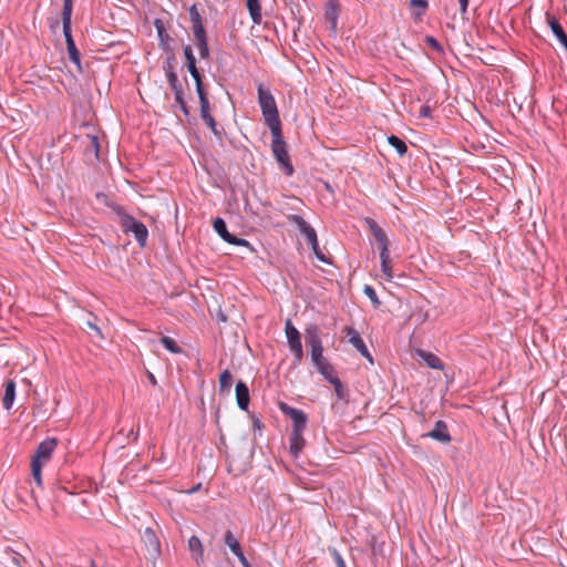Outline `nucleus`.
<instances>
[{
  "label": "nucleus",
  "mask_w": 567,
  "mask_h": 567,
  "mask_svg": "<svg viewBox=\"0 0 567 567\" xmlns=\"http://www.w3.org/2000/svg\"><path fill=\"white\" fill-rule=\"evenodd\" d=\"M339 17L338 0H328L324 8V19L330 23L331 30L336 31Z\"/></svg>",
  "instance_id": "nucleus-18"
},
{
  "label": "nucleus",
  "mask_w": 567,
  "mask_h": 567,
  "mask_svg": "<svg viewBox=\"0 0 567 567\" xmlns=\"http://www.w3.org/2000/svg\"><path fill=\"white\" fill-rule=\"evenodd\" d=\"M200 485H202L200 483H199V484H197L196 486H194L193 488H190V489L188 491V493H189V494H194V493H196V492L200 488Z\"/></svg>",
  "instance_id": "nucleus-59"
},
{
  "label": "nucleus",
  "mask_w": 567,
  "mask_h": 567,
  "mask_svg": "<svg viewBox=\"0 0 567 567\" xmlns=\"http://www.w3.org/2000/svg\"><path fill=\"white\" fill-rule=\"evenodd\" d=\"M87 326L91 329H93L100 337H102L101 330H100V328L96 324L92 323L91 321H87Z\"/></svg>",
  "instance_id": "nucleus-57"
},
{
  "label": "nucleus",
  "mask_w": 567,
  "mask_h": 567,
  "mask_svg": "<svg viewBox=\"0 0 567 567\" xmlns=\"http://www.w3.org/2000/svg\"><path fill=\"white\" fill-rule=\"evenodd\" d=\"M196 93L198 95V99L207 97L208 91L206 89V85L204 84V81L196 82L195 83Z\"/></svg>",
  "instance_id": "nucleus-43"
},
{
  "label": "nucleus",
  "mask_w": 567,
  "mask_h": 567,
  "mask_svg": "<svg viewBox=\"0 0 567 567\" xmlns=\"http://www.w3.org/2000/svg\"><path fill=\"white\" fill-rule=\"evenodd\" d=\"M257 100L265 124L269 128L281 127V121L275 96L262 83L257 84Z\"/></svg>",
  "instance_id": "nucleus-2"
},
{
  "label": "nucleus",
  "mask_w": 567,
  "mask_h": 567,
  "mask_svg": "<svg viewBox=\"0 0 567 567\" xmlns=\"http://www.w3.org/2000/svg\"><path fill=\"white\" fill-rule=\"evenodd\" d=\"M417 354L426 363V365L429 368L435 369V370H443L444 369V363L434 353L429 352V351H424V350H419Z\"/></svg>",
  "instance_id": "nucleus-20"
},
{
  "label": "nucleus",
  "mask_w": 567,
  "mask_h": 567,
  "mask_svg": "<svg viewBox=\"0 0 567 567\" xmlns=\"http://www.w3.org/2000/svg\"><path fill=\"white\" fill-rule=\"evenodd\" d=\"M163 52L165 53V58L162 63V69L164 71V73L165 74L175 73L176 65H177L175 50L173 49L171 51H163Z\"/></svg>",
  "instance_id": "nucleus-24"
},
{
  "label": "nucleus",
  "mask_w": 567,
  "mask_h": 567,
  "mask_svg": "<svg viewBox=\"0 0 567 567\" xmlns=\"http://www.w3.org/2000/svg\"><path fill=\"white\" fill-rule=\"evenodd\" d=\"M328 550L337 567H347L344 559L336 547H329Z\"/></svg>",
  "instance_id": "nucleus-42"
},
{
  "label": "nucleus",
  "mask_w": 567,
  "mask_h": 567,
  "mask_svg": "<svg viewBox=\"0 0 567 567\" xmlns=\"http://www.w3.org/2000/svg\"><path fill=\"white\" fill-rule=\"evenodd\" d=\"M312 250V252L315 254L316 258L318 260H320L321 262H324V264H331L330 259L328 257H326V255L321 251L320 247H319V243H318V238H316V241L315 244H308Z\"/></svg>",
  "instance_id": "nucleus-37"
},
{
  "label": "nucleus",
  "mask_w": 567,
  "mask_h": 567,
  "mask_svg": "<svg viewBox=\"0 0 567 567\" xmlns=\"http://www.w3.org/2000/svg\"><path fill=\"white\" fill-rule=\"evenodd\" d=\"M287 219L290 224L297 226L300 234H303L308 228L311 227L310 224H308L305 218L298 214H290L287 216Z\"/></svg>",
  "instance_id": "nucleus-30"
},
{
  "label": "nucleus",
  "mask_w": 567,
  "mask_h": 567,
  "mask_svg": "<svg viewBox=\"0 0 567 567\" xmlns=\"http://www.w3.org/2000/svg\"><path fill=\"white\" fill-rule=\"evenodd\" d=\"M224 543L226 546L229 547L230 551L238 558L241 555H244V551L241 549V546L238 542V539L235 537L231 530H226L224 535Z\"/></svg>",
  "instance_id": "nucleus-22"
},
{
  "label": "nucleus",
  "mask_w": 567,
  "mask_h": 567,
  "mask_svg": "<svg viewBox=\"0 0 567 567\" xmlns=\"http://www.w3.org/2000/svg\"><path fill=\"white\" fill-rule=\"evenodd\" d=\"M190 30L193 32L195 41L206 40L207 33L204 27L203 17L196 4H192L189 8Z\"/></svg>",
  "instance_id": "nucleus-12"
},
{
  "label": "nucleus",
  "mask_w": 567,
  "mask_h": 567,
  "mask_svg": "<svg viewBox=\"0 0 567 567\" xmlns=\"http://www.w3.org/2000/svg\"><path fill=\"white\" fill-rule=\"evenodd\" d=\"M326 188L331 190V187H330V185L328 183H326Z\"/></svg>",
  "instance_id": "nucleus-62"
},
{
  "label": "nucleus",
  "mask_w": 567,
  "mask_h": 567,
  "mask_svg": "<svg viewBox=\"0 0 567 567\" xmlns=\"http://www.w3.org/2000/svg\"><path fill=\"white\" fill-rule=\"evenodd\" d=\"M154 27L156 29V33H157V39H158V48L162 50V51H171L173 50V38L168 34V32L166 31V27H165V23L162 19L159 18H156L154 20Z\"/></svg>",
  "instance_id": "nucleus-14"
},
{
  "label": "nucleus",
  "mask_w": 567,
  "mask_h": 567,
  "mask_svg": "<svg viewBox=\"0 0 567 567\" xmlns=\"http://www.w3.org/2000/svg\"><path fill=\"white\" fill-rule=\"evenodd\" d=\"M116 215L120 217V225L125 234H133L135 240L141 248H144L148 238L146 226L132 215L127 214L124 208H117Z\"/></svg>",
  "instance_id": "nucleus-5"
},
{
  "label": "nucleus",
  "mask_w": 567,
  "mask_h": 567,
  "mask_svg": "<svg viewBox=\"0 0 567 567\" xmlns=\"http://www.w3.org/2000/svg\"><path fill=\"white\" fill-rule=\"evenodd\" d=\"M235 393L238 408L243 411H248V406L250 403V393L248 385L244 381L238 380L236 382Z\"/></svg>",
  "instance_id": "nucleus-15"
},
{
  "label": "nucleus",
  "mask_w": 567,
  "mask_h": 567,
  "mask_svg": "<svg viewBox=\"0 0 567 567\" xmlns=\"http://www.w3.org/2000/svg\"><path fill=\"white\" fill-rule=\"evenodd\" d=\"M246 6L249 11L250 18L254 23L259 24L261 22V6L259 0H246Z\"/></svg>",
  "instance_id": "nucleus-26"
},
{
  "label": "nucleus",
  "mask_w": 567,
  "mask_h": 567,
  "mask_svg": "<svg viewBox=\"0 0 567 567\" xmlns=\"http://www.w3.org/2000/svg\"><path fill=\"white\" fill-rule=\"evenodd\" d=\"M205 124L210 128V131L213 132V134L221 140V136L223 134L225 133L224 128H218V125H217V122L215 121V118L212 116H209L208 118L204 120Z\"/></svg>",
  "instance_id": "nucleus-34"
},
{
  "label": "nucleus",
  "mask_w": 567,
  "mask_h": 567,
  "mask_svg": "<svg viewBox=\"0 0 567 567\" xmlns=\"http://www.w3.org/2000/svg\"><path fill=\"white\" fill-rule=\"evenodd\" d=\"M271 133V151L272 154L278 162V164L281 166L285 175L292 176L295 173V168L291 164L290 156L287 148V143L282 135V126L281 127H274L269 128Z\"/></svg>",
  "instance_id": "nucleus-4"
},
{
  "label": "nucleus",
  "mask_w": 567,
  "mask_h": 567,
  "mask_svg": "<svg viewBox=\"0 0 567 567\" xmlns=\"http://www.w3.org/2000/svg\"><path fill=\"white\" fill-rule=\"evenodd\" d=\"M188 549L192 554L193 559L198 566L204 564V547L202 540L197 536H192L188 539Z\"/></svg>",
  "instance_id": "nucleus-16"
},
{
  "label": "nucleus",
  "mask_w": 567,
  "mask_h": 567,
  "mask_svg": "<svg viewBox=\"0 0 567 567\" xmlns=\"http://www.w3.org/2000/svg\"><path fill=\"white\" fill-rule=\"evenodd\" d=\"M58 446V440L54 437H48L40 442L35 449L34 455L32 456L31 463L44 465L48 463L55 447Z\"/></svg>",
  "instance_id": "nucleus-10"
},
{
  "label": "nucleus",
  "mask_w": 567,
  "mask_h": 567,
  "mask_svg": "<svg viewBox=\"0 0 567 567\" xmlns=\"http://www.w3.org/2000/svg\"><path fill=\"white\" fill-rule=\"evenodd\" d=\"M95 154V157L99 158V152H100V143L97 136L93 135L90 136V146H89Z\"/></svg>",
  "instance_id": "nucleus-46"
},
{
  "label": "nucleus",
  "mask_w": 567,
  "mask_h": 567,
  "mask_svg": "<svg viewBox=\"0 0 567 567\" xmlns=\"http://www.w3.org/2000/svg\"><path fill=\"white\" fill-rule=\"evenodd\" d=\"M424 42L426 45H429L432 50L443 53V47L442 44L432 35H425Z\"/></svg>",
  "instance_id": "nucleus-40"
},
{
  "label": "nucleus",
  "mask_w": 567,
  "mask_h": 567,
  "mask_svg": "<svg viewBox=\"0 0 567 567\" xmlns=\"http://www.w3.org/2000/svg\"><path fill=\"white\" fill-rule=\"evenodd\" d=\"M363 223L369 231L373 235L374 240L380 250V255L389 254L390 241L385 231L378 225V223L371 217H364Z\"/></svg>",
  "instance_id": "nucleus-9"
},
{
  "label": "nucleus",
  "mask_w": 567,
  "mask_h": 567,
  "mask_svg": "<svg viewBox=\"0 0 567 567\" xmlns=\"http://www.w3.org/2000/svg\"><path fill=\"white\" fill-rule=\"evenodd\" d=\"M306 344L310 347L311 361L317 371L330 383V380L338 378L333 365L323 357V346L320 338V329L317 324H309L305 329Z\"/></svg>",
  "instance_id": "nucleus-1"
},
{
  "label": "nucleus",
  "mask_w": 567,
  "mask_h": 567,
  "mask_svg": "<svg viewBox=\"0 0 567 567\" xmlns=\"http://www.w3.org/2000/svg\"><path fill=\"white\" fill-rule=\"evenodd\" d=\"M190 76L193 78L194 82H202L204 80V75L202 74L200 71H198L197 73H192Z\"/></svg>",
  "instance_id": "nucleus-53"
},
{
  "label": "nucleus",
  "mask_w": 567,
  "mask_h": 567,
  "mask_svg": "<svg viewBox=\"0 0 567 567\" xmlns=\"http://www.w3.org/2000/svg\"><path fill=\"white\" fill-rule=\"evenodd\" d=\"M185 66H186L187 71L189 72V74L197 73L199 71V69L197 68V61L194 62L193 64L192 63L186 64Z\"/></svg>",
  "instance_id": "nucleus-49"
},
{
  "label": "nucleus",
  "mask_w": 567,
  "mask_h": 567,
  "mask_svg": "<svg viewBox=\"0 0 567 567\" xmlns=\"http://www.w3.org/2000/svg\"><path fill=\"white\" fill-rule=\"evenodd\" d=\"M138 434H140L138 429L137 430L132 429L128 434V437H132V441H137Z\"/></svg>",
  "instance_id": "nucleus-56"
},
{
  "label": "nucleus",
  "mask_w": 567,
  "mask_h": 567,
  "mask_svg": "<svg viewBox=\"0 0 567 567\" xmlns=\"http://www.w3.org/2000/svg\"><path fill=\"white\" fill-rule=\"evenodd\" d=\"M302 235L305 236L307 244H315L316 238H318L317 233L312 226L308 228Z\"/></svg>",
  "instance_id": "nucleus-45"
},
{
  "label": "nucleus",
  "mask_w": 567,
  "mask_h": 567,
  "mask_svg": "<svg viewBox=\"0 0 567 567\" xmlns=\"http://www.w3.org/2000/svg\"><path fill=\"white\" fill-rule=\"evenodd\" d=\"M220 319H221L223 321H226V317H225L224 315H221V316H220Z\"/></svg>",
  "instance_id": "nucleus-63"
},
{
  "label": "nucleus",
  "mask_w": 567,
  "mask_h": 567,
  "mask_svg": "<svg viewBox=\"0 0 567 567\" xmlns=\"http://www.w3.org/2000/svg\"><path fill=\"white\" fill-rule=\"evenodd\" d=\"M42 467H43V465H41V464L31 463V474L39 487H42Z\"/></svg>",
  "instance_id": "nucleus-38"
},
{
  "label": "nucleus",
  "mask_w": 567,
  "mask_h": 567,
  "mask_svg": "<svg viewBox=\"0 0 567 567\" xmlns=\"http://www.w3.org/2000/svg\"><path fill=\"white\" fill-rule=\"evenodd\" d=\"M330 384L333 385L334 393L339 400H347L348 398V390L341 382L339 378L334 380H330Z\"/></svg>",
  "instance_id": "nucleus-32"
},
{
  "label": "nucleus",
  "mask_w": 567,
  "mask_h": 567,
  "mask_svg": "<svg viewBox=\"0 0 567 567\" xmlns=\"http://www.w3.org/2000/svg\"><path fill=\"white\" fill-rule=\"evenodd\" d=\"M410 7L414 10L415 20H421L429 9V0H410Z\"/></svg>",
  "instance_id": "nucleus-27"
},
{
  "label": "nucleus",
  "mask_w": 567,
  "mask_h": 567,
  "mask_svg": "<svg viewBox=\"0 0 567 567\" xmlns=\"http://www.w3.org/2000/svg\"><path fill=\"white\" fill-rule=\"evenodd\" d=\"M20 559L21 557L18 554L11 555V564L16 567H21Z\"/></svg>",
  "instance_id": "nucleus-50"
},
{
  "label": "nucleus",
  "mask_w": 567,
  "mask_h": 567,
  "mask_svg": "<svg viewBox=\"0 0 567 567\" xmlns=\"http://www.w3.org/2000/svg\"><path fill=\"white\" fill-rule=\"evenodd\" d=\"M361 355L364 357L365 359H368L371 363H373V358L368 349H367V352L361 353Z\"/></svg>",
  "instance_id": "nucleus-58"
},
{
  "label": "nucleus",
  "mask_w": 567,
  "mask_h": 567,
  "mask_svg": "<svg viewBox=\"0 0 567 567\" xmlns=\"http://www.w3.org/2000/svg\"><path fill=\"white\" fill-rule=\"evenodd\" d=\"M461 13H466L468 7V0H458Z\"/></svg>",
  "instance_id": "nucleus-51"
},
{
  "label": "nucleus",
  "mask_w": 567,
  "mask_h": 567,
  "mask_svg": "<svg viewBox=\"0 0 567 567\" xmlns=\"http://www.w3.org/2000/svg\"><path fill=\"white\" fill-rule=\"evenodd\" d=\"M285 333L289 349L293 354L292 365L298 367L303 359L301 334L299 330L292 324L290 319H287L285 322Z\"/></svg>",
  "instance_id": "nucleus-6"
},
{
  "label": "nucleus",
  "mask_w": 567,
  "mask_h": 567,
  "mask_svg": "<svg viewBox=\"0 0 567 567\" xmlns=\"http://www.w3.org/2000/svg\"><path fill=\"white\" fill-rule=\"evenodd\" d=\"M166 80L174 93V99L176 104L179 106L181 111L185 116H189L190 111L185 100V92L182 85V82L178 79L177 72L165 74Z\"/></svg>",
  "instance_id": "nucleus-8"
},
{
  "label": "nucleus",
  "mask_w": 567,
  "mask_h": 567,
  "mask_svg": "<svg viewBox=\"0 0 567 567\" xmlns=\"http://www.w3.org/2000/svg\"><path fill=\"white\" fill-rule=\"evenodd\" d=\"M388 143L396 151L399 156H404L408 152V145L399 136L392 134L388 136Z\"/></svg>",
  "instance_id": "nucleus-28"
},
{
  "label": "nucleus",
  "mask_w": 567,
  "mask_h": 567,
  "mask_svg": "<svg viewBox=\"0 0 567 567\" xmlns=\"http://www.w3.org/2000/svg\"><path fill=\"white\" fill-rule=\"evenodd\" d=\"M238 560L240 561L243 567H252L245 555H241L240 557H238Z\"/></svg>",
  "instance_id": "nucleus-54"
},
{
  "label": "nucleus",
  "mask_w": 567,
  "mask_h": 567,
  "mask_svg": "<svg viewBox=\"0 0 567 567\" xmlns=\"http://www.w3.org/2000/svg\"><path fill=\"white\" fill-rule=\"evenodd\" d=\"M95 199L99 204H102L106 207H110L115 214H116V209L117 208H124L123 206L114 203L110 197L109 195H106L105 193H102V192H99L95 194Z\"/></svg>",
  "instance_id": "nucleus-31"
},
{
  "label": "nucleus",
  "mask_w": 567,
  "mask_h": 567,
  "mask_svg": "<svg viewBox=\"0 0 567 567\" xmlns=\"http://www.w3.org/2000/svg\"><path fill=\"white\" fill-rule=\"evenodd\" d=\"M228 244L234 245V246L251 248V245L248 240H246L245 238H239L235 235L233 236V238L230 239V241Z\"/></svg>",
  "instance_id": "nucleus-44"
},
{
  "label": "nucleus",
  "mask_w": 567,
  "mask_h": 567,
  "mask_svg": "<svg viewBox=\"0 0 567 567\" xmlns=\"http://www.w3.org/2000/svg\"><path fill=\"white\" fill-rule=\"evenodd\" d=\"M233 385V374L229 370H224L219 374V393L221 395H229Z\"/></svg>",
  "instance_id": "nucleus-23"
},
{
  "label": "nucleus",
  "mask_w": 567,
  "mask_h": 567,
  "mask_svg": "<svg viewBox=\"0 0 567 567\" xmlns=\"http://www.w3.org/2000/svg\"><path fill=\"white\" fill-rule=\"evenodd\" d=\"M381 259V271L385 280L391 281L393 278L390 252L380 255Z\"/></svg>",
  "instance_id": "nucleus-29"
},
{
  "label": "nucleus",
  "mask_w": 567,
  "mask_h": 567,
  "mask_svg": "<svg viewBox=\"0 0 567 567\" xmlns=\"http://www.w3.org/2000/svg\"><path fill=\"white\" fill-rule=\"evenodd\" d=\"M147 379L153 386L157 385V380L155 375L150 371L147 372Z\"/></svg>",
  "instance_id": "nucleus-55"
},
{
  "label": "nucleus",
  "mask_w": 567,
  "mask_h": 567,
  "mask_svg": "<svg viewBox=\"0 0 567 567\" xmlns=\"http://www.w3.org/2000/svg\"><path fill=\"white\" fill-rule=\"evenodd\" d=\"M58 24H59V21H58V20H55V21H54V23H53V24H51V27H52V28H53V27H58Z\"/></svg>",
  "instance_id": "nucleus-61"
},
{
  "label": "nucleus",
  "mask_w": 567,
  "mask_h": 567,
  "mask_svg": "<svg viewBox=\"0 0 567 567\" xmlns=\"http://www.w3.org/2000/svg\"><path fill=\"white\" fill-rule=\"evenodd\" d=\"M73 10V0H63V9H62V30L63 35L65 38L66 49L69 53V59L73 62L78 70L82 72L81 65V54L75 45L74 39L72 37L71 29V17Z\"/></svg>",
  "instance_id": "nucleus-3"
},
{
  "label": "nucleus",
  "mask_w": 567,
  "mask_h": 567,
  "mask_svg": "<svg viewBox=\"0 0 567 567\" xmlns=\"http://www.w3.org/2000/svg\"><path fill=\"white\" fill-rule=\"evenodd\" d=\"M306 444L303 432H291L289 436V452L292 457H299Z\"/></svg>",
  "instance_id": "nucleus-17"
},
{
  "label": "nucleus",
  "mask_w": 567,
  "mask_h": 567,
  "mask_svg": "<svg viewBox=\"0 0 567 567\" xmlns=\"http://www.w3.org/2000/svg\"><path fill=\"white\" fill-rule=\"evenodd\" d=\"M195 42H196V47L198 49L199 58L203 59V60L208 59L209 55H210V50H209V45H208V39L200 40V41H195Z\"/></svg>",
  "instance_id": "nucleus-35"
},
{
  "label": "nucleus",
  "mask_w": 567,
  "mask_h": 567,
  "mask_svg": "<svg viewBox=\"0 0 567 567\" xmlns=\"http://www.w3.org/2000/svg\"><path fill=\"white\" fill-rule=\"evenodd\" d=\"M190 76L193 78L194 82H202L204 80V75L202 74L200 71H198L197 73H192Z\"/></svg>",
  "instance_id": "nucleus-52"
},
{
  "label": "nucleus",
  "mask_w": 567,
  "mask_h": 567,
  "mask_svg": "<svg viewBox=\"0 0 567 567\" xmlns=\"http://www.w3.org/2000/svg\"><path fill=\"white\" fill-rule=\"evenodd\" d=\"M16 382L8 380L4 385V395L2 398V405L6 410H10L16 399Z\"/></svg>",
  "instance_id": "nucleus-21"
},
{
  "label": "nucleus",
  "mask_w": 567,
  "mask_h": 567,
  "mask_svg": "<svg viewBox=\"0 0 567 567\" xmlns=\"http://www.w3.org/2000/svg\"><path fill=\"white\" fill-rule=\"evenodd\" d=\"M279 410L292 421L291 432H305L308 423L307 414L297 408L290 406L286 402L278 403Z\"/></svg>",
  "instance_id": "nucleus-7"
},
{
  "label": "nucleus",
  "mask_w": 567,
  "mask_h": 567,
  "mask_svg": "<svg viewBox=\"0 0 567 567\" xmlns=\"http://www.w3.org/2000/svg\"><path fill=\"white\" fill-rule=\"evenodd\" d=\"M162 344L172 353H181L182 348L176 343V341L169 337H163L161 339Z\"/></svg>",
  "instance_id": "nucleus-33"
},
{
  "label": "nucleus",
  "mask_w": 567,
  "mask_h": 567,
  "mask_svg": "<svg viewBox=\"0 0 567 567\" xmlns=\"http://www.w3.org/2000/svg\"><path fill=\"white\" fill-rule=\"evenodd\" d=\"M89 567H97V564L94 559H90Z\"/></svg>",
  "instance_id": "nucleus-60"
},
{
  "label": "nucleus",
  "mask_w": 567,
  "mask_h": 567,
  "mask_svg": "<svg viewBox=\"0 0 567 567\" xmlns=\"http://www.w3.org/2000/svg\"><path fill=\"white\" fill-rule=\"evenodd\" d=\"M344 331L349 337V342L357 349L358 352H360V354L367 352L368 347L365 346L360 333L354 328L347 327Z\"/></svg>",
  "instance_id": "nucleus-19"
},
{
  "label": "nucleus",
  "mask_w": 567,
  "mask_h": 567,
  "mask_svg": "<svg viewBox=\"0 0 567 567\" xmlns=\"http://www.w3.org/2000/svg\"><path fill=\"white\" fill-rule=\"evenodd\" d=\"M183 54L185 58V65L190 63L193 64L197 61L190 44L183 45Z\"/></svg>",
  "instance_id": "nucleus-41"
},
{
  "label": "nucleus",
  "mask_w": 567,
  "mask_h": 567,
  "mask_svg": "<svg viewBox=\"0 0 567 567\" xmlns=\"http://www.w3.org/2000/svg\"><path fill=\"white\" fill-rule=\"evenodd\" d=\"M422 437H431L432 440L443 444H447L452 441L449 426L443 420L436 421L434 427L430 432L422 434Z\"/></svg>",
  "instance_id": "nucleus-13"
},
{
  "label": "nucleus",
  "mask_w": 567,
  "mask_h": 567,
  "mask_svg": "<svg viewBox=\"0 0 567 567\" xmlns=\"http://www.w3.org/2000/svg\"><path fill=\"white\" fill-rule=\"evenodd\" d=\"M422 118H432V109L430 105H422L419 113Z\"/></svg>",
  "instance_id": "nucleus-47"
},
{
  "label": "nucleus",
  "mask_w": 567,
  "mask_h": 567,
  "mask_svg": "<svg viewBox=\"0 0 567 567\" xmlns=\"http://www.w3.org/2000/svg\"><path fill=\"white\" fill-rule=\"evenodd\" d=\"M364 295L370 299L372 305L378 308L380 306V300L378 298V295L372 286L365 285L363 288Z\"/></svg>",
  "instance_id": "nucleus-39"
},
{
  "label": "nucleus",
  "mask_w": 567,
  "mask_h": 567,
  "mask_svg": "<svg viewBox=\"0 0 567 567\" xmlns=\"http://www.w3.org/2000/svg\"><path fill=\"white\" fill-rule=\"evenodd\" d=\"M252 421V427L255 431L261 432V430L265 427L264 423L257 417L256 415L251 416Z\"/></svg>",
  "instance_id": "nucleus-48"
},
{
  "label": "nucleus",
  "mask_w": 567,
  "mask_h": 567,
  "mask_svg": "<svg viewBox=\"0 0 567 567\" xmlns=\"http://www.w3.org/2000/svg\"><path fill=\"white\" fill-rule=\"evenodd\" d=\"M199 100V111H200V117L202 120H206L208 118L209 116H212L210 114V102H209V97H203V99H198Z\"/></svg>",
  "instance_id": "nucleus-36"
},
{
  "label": "nucleus",
  "mask_w": 567,
  "mask_h": 567,
  "mask_svg": "<svg viewBox=\"0 0 567 567\" xmlns=\"http://www.w3.org/2000/svg\"><path fill=\"white\" fill-rule=\"evenodd\" d=\"M142 542L147 551L146 558L156 560L161 556V543L153 528H145L142 535Z\"/></svg>",
  "instance_id": "nucleus-11"
},
{
  "label": "nucleus",
  "mask_w": 567,
  "mask_h": 567,
  "mask_svg": "<svg viewBox=\"0 0 567 567\" xmlns=\"http://www.w3.org/2000/svg\"><path fill=\"white\" fill-rule=\"evenodd\" d=\"M213 228L219 235V237L226 243H229L234 236L228 231L226 221L221 217H217L213 221Z\"/></svg>",
  "instance_id": "nucleus-25"
}]
</instances>
